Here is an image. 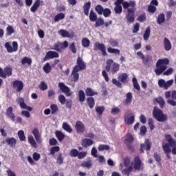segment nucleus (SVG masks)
Wrapping results in <instances>:
<instances>
[{"label": "nucleus", "instance_id": "c03bdc74", "mask_svg": "<svg viewBox=\"0 0 176 176\" xmlns=\"http://www.w3.org/2000/svg\"><path fill=\"white\" fill-rule=\"evenodd\" d=\"M43 69L45 74H50L52 72V66L50 63H47L43 67Z\"/></svg>", "mask_w": 176, "mask_h": 176}, {"label": "nucleus", "instance_id": "09e8293b", "mask_svg": "<svg viewBox=\"0 0 176 176\" xmlns=\"http://www.w3.org/2000/svg\"><path fill=\"white\" fill-rule=\"evenodd\" d=\"M131 171H133V166H129L127 167V168L122 170V173L123 175L129 176L130 173H131Z\"/></svg>", "mask_w": 176, "mask_h": 176}, {"label": "nucleus", "instance_id": "bb28decb", "mask_svg": "<svg viewBox=\"0 0 176 176\" xmlns=\"http://www.w3.org/2000/svg\"><path fill=\"white\" fill-rule=\"evenodd\" d=\"M90 8H91V2L87 1L83 5V12L85 16H89V12H90Z\"/></svg>", "mask_w": 176, "mask_h": 176}, {"label": "nucleus", "instance_id": "0eeeda50", "mask_svg": "<svg viewBox=\"0 0 176 176\" xmlns=\"http://www.w3.org/2000/svg\"><path fill=\"white\" fill-rule=\"evenodd\" d=\"M12 74H13V69L12 67H6L4 68V70L0 67V78L6 79L8 76H12Z\"/></svg>", "mask_w": 176, "mask_h": 176}, {"label": "nucleus", "instance_id": "f03ea898", "mask_svg": "<svg viewBox=\"0 0 176 176\" xmlns=\"http://www.w3.org/2000/svg\"><path fill=\"white\" fill-rule=\"evenodd\" d=\"M135 1H124L122 3L123 9H127V14L126 15V19L129 24H133L135 21V8L136 6Z\"/></svg>", "mask_w": 176, "mask_h": 176}, {"label": "nucleus", "instance_id": "412c9836", "mask_svg": "<svg viewBox=\"0 0 176 176\" xmlns=\"http://www.w3.org/2000/svg\"><path fill=\"white\" fill-rule=\"evenodd\" d=\"M32 133L34 136L36 142H38V144H41L42 142V138H41V133H39V129H38V128H34L32 131Z\"/></svg>", "mask_w": 176, "mask_h": 176}, {"label": "nucleus", "instance_id": "7ed1b4c3", "mask_svg": "<svg viewBox=\"0 0 176 176\" xmlns=\"http://www.w3.org/2000/svg\"><path fill=\"white\" fill-rule=\"evenodd\" d=\"M153 118L160 122H166L168 119L167 115L163 113V111L157 107H155L153 110Z\"/></svg>", "mask_w": 176, "mask_h": 176}, {"label": "nucleus", "instance_id": "aec40b11", "mask_svg": "<svg viewBox=\"0 0 176 176\" xmlns=\"http://www.w3.org/2000/svg\"><path fill=\"white\" fill-rule=\"evenodd\" d=\"M137 56L142 60L143 64H145L146 65H148V63L152 60V57H151L149 55H146V56L142 54V52H138Z\"/></svg>", "mask_w": 176, "mask_h": 176}, {"label": "nucleus", "instance_id": "a211bd4d", "mask_svg": "<svg viewBox=\"0 0 176 176\" xmlns=\"http://www.w3.org/2000/svg\"><path fill=\"white\" fill-rule=\"evenodd\" d=\"M134 142V138L131 134L128 133L126 138L124 140V142L129 151H133V148L131 144Z\"/></svg>", "mask_w": 176, "mask_h": 176}, {"label": "nucleus", "instance_id": "37998d69", "mask_svg": "<svg viewBox=\"0 0 176 176\" xmlns=\"http://www.w3.org/2000/svg\"><path fill=\"white\" fill-rule=\"evenodd\" d=\"M21 64L22 65H24L25 64H27L28 65H31L32 64V59L25 56L22 60H21Z\"/></svg>", "mask_w": 176, "mask_h": 176}, {"label": "nucleus", "instance_id": "9d476101", "mask_svg": "<svg viewBox=\"0 0 176 176\" xmlns=\"http://www.w3.org/2000/svg\"><path fill=\"white\" fill-rule=\"evenodd\" d=\"M74 127L76 130L77 134H83L86 131V125L82 121H77Z\"/></svg>", "mask_w": 176, "mask_h": 176}, {"label": "nucleus", "instance_id": "864d4df0", "mask_svg": "<svg viewBox=\"0 0 176 176\" xmlns=\"http://www.w3.org/2000/svg\"><path fill=\"white\" fill-rule=\"evenodd\" d=\"M79 153V151H78V149L76 148H73L69 151V156H71V157H78V155Z\"/></svg>", "mask_w": 176, "mask_h": 176}, {"label": "nucleus", "instance_id": "c85d7f7f", "mask_svg": "<svg viewBox=\"0 0 176 176\" xmlns=\"http://www.w3.org/2000/svg\"><path fill=\"white\" fill-rule=\"evenodd\" d=\"M58 34L59 35H61L63 38H74V34L71 35V34H69V32L65 30H60L58 31Z\"/></svg>", "mask_w": 176, "mask_h": 176}, {"label": "nucleus", "instance_id": "a878e982", "mask_svg": "<svg viewBox=\"0 0 176 176\" xmlns=\"http://www.w3.org/2000/svg\"><path fill=\"white\" fill-rule=\"evenodd\" d=\"M79 70H77L76 69L73 68V70L72 72V80L73 82H78L79 80Z\"/></svg>", "mask_w": 176, "mask_h": 176}, {"label": "nucleus", "instance_id": "49530a36", "mask_svg": "<svg viewBox=\"0 0 176 176\" xmlns=\"http://www.w3.org/2000/svg\"><path fill=\"white\" fill-rule=\"evenodd\" d=\"M162 148L165 153H170L171 152V148H170V144L167 143L162 144Z\"/></svg>", "mask_w": 176, "mask_h": 176}, {"label": "nucleus", "instance_id": "0e129e2a", "mask_svg": "<svg viewBox=\"0 0 176 176\" xmlns=\"http://www.w3.org/2000/svg\"><path fill=\"white\" fill-rule=\"evenodd\" d=\"M56 163L57 164H59L60 166H61V164H63V163H64V157H63V154L60 153L57 158H56Z\"/></svg>", "mask_w": 176, "mask_h": 176}, {"label": "nucleus", "instance_id": "e433bc0d", "mask_svg": "<svg viewBox=\"0 0 176 176\" xmlns=\"http://www.w3.org/2000/svg\"><path fill=\"white\" fill-rule=\"evenodd\" d=\"M55 134L58 141H59L60 142H61V141H63V140L65 138V135H64V133H63V132L60 131H56L55 132Z\"/></svg>", "mask_w": 176, "mask_h": 176}, {"label": "nucleus", "instance_id": "2eb2a0df", "mask_svg": "<svg viewBox=\"0 0 176 176\" xmlns=\"http://www.w3.org/2000/svg\"><path fill=\"white\" fill-rule=\"evenodd\" d=\"M94 50H100V52L102 53V55L104 56L108 54L107 53V47H105V45L98 42L95 43Z\"/></svg>", "mask_w": 176, "mask_h": 176}, {"label": "nucleus", "instance_id": "a19ab883", "mask_svg": "<svg viewBox=\"0 0 176 176\" xmlns=\"http://www.w3.org/2000/svg\"><path fill=\"white\" fill-rule=\"evenodd\" d=\"M64 19H65V14H64L63 12H60L54 16V23H57L58 21H60V20H64Z\"/></svg>", "mask_w": 176, "mask_h": 176}, {"label": "nucleus", "instance_id": "58836bf2", "mask_svg": "<svg viewBox=\"0 0 176 176\" xmlns=\"http://www.w3.org/2000/svg\"><path fill=\"white\" fill-rule=\"evenodd\" d=\"M63 129L65 130V131H67V133H72L74 130L72 129V127L69 126V124L68 122H63Z\"/></svg>", "mask_w": 176, "mask_h": 176}, {"label": "nucleus", "instance_id": "4468645a", "mask_svg": "<svg viewBox=\"0 0 176 176\" xmlns=\"http://www.w3.org/2000/svg\"><path fill=\"white\" fill-rule=\"evenodd\" d=\"M60 55L56 51H48L45 56L43 58V61H47L49 60H52L53 58H58Z\"/></svg>", "mask_w": 176, "mask_h": 176}, {"label": "nucleus", "instance_id": "5fc2aeb1", "mask_svg": "<svg viewBox=\"0 0 176 176\" xmlns=\"http://www.w3.org/2000/svg\"><path fill=\"white\" fill-rule=\"evenodd\" d=\"M98 151H109L111 149V147L107 144H100L98 147Z\"/></svg>", "mask_w": 176, "mask_h": 176}, {"label": "nucleus", "instance_id": "6e6d98bb", "mask_svg": "<svg viewBox=\"0 0 176 176\" xmlns=\"http://www.w3.org/2000/svg\"><path fill=\"white\" fill-rule=\"evenodd\" d=\"M28 142L33 146V148H36V142H35V140L34 139L33 136H29L28 138Z\"/></svg>", "mask_w": 176, "mask_h": 176}, {"label": "nucleus", "instance_id": "dca6fc26", "mask_svg": "<svg viewBox=\"0 0 176 176\" xmlns=\"http://www.w3.org/2000/svg\"><path fill=\"white\" fill-rule=\"evenodd\" d=\"M12 87L13 89H16L17 93H20L24 89V83L21 80H14L12 82Z\"/></svg>", "mask_w": 176, "mask_h": 176}, {"label": "nucleus", "instance_id": "1a4fd4ad", "mask_svg": "<svg viewBox=\"0 0 176 176\" xmlns=\"http://www.w3.org/2000/svg\"><path fill=\"white\" fill-rule=\"evenodd\" d=\"M5 47L8 53H13V52H17V50H19V45L16 41H14L12 43V45H10V43L9 42L6 43Z\"/></svg>", "mask_w": 176, "mask_h": 176}, {"label": "nucleus", "instance_id": "f704fd0d", "mask_svg": "<svg viewBox=\"0 0 176 176\" xmlns=\"http://www.w3.org/2000/svg\"><path fill=\"white\" fill-rule=\"evenodd\" d=\"M78 100L80 102H85L86 100V94L83 90H80L78 91Z\"/></svg>", "mask_w": 176, "mask_h": 176}, {"label": "nucleus", "instance_id": "ea45409f", "mask_svg": "<svg viewBox=\"0 0 176 176\" xmlns=\"http://www.w3.org/2000/svg\"><path fill=\"white\" fill-rule=\"evenodd\" d=\"M96 23L94 24V27L96 28H98V27H101V25H104V24H105V21H104V19L102 18H98L96 19V21H95Z\"/></svg>", "mask_w": 176, "mask_h": 176}, {"label": "nucleus", "instance_id": "f3484780", "mask_svg": "<svg viewBox=\"0 0 176 176\" xmlns=\"http://www.w3.org/2000/svg\"><path fill=\"white\" fill-rule=\"evenodd\" d=\"M151 148H152V143L149 139H146L144 141V144H140V153H144V151H151Z\"/></svg>", "mask_w": 176, "mask_h": 176}, {"label": "nucleus", "instance_id": "6e6552de", "mask_svg": "<svg viewBox=\"0 0 176 176\" xmlns=\"http://www.w3.org/2000/svg\"><path fill=\"white\" fill-rule=\"evenodd\" d=\"M165 139L170 146H173L172 153L176 155V140L173 139V136L170 134L165 135Z\"/></svg>", "mask_w": 176, "mask_h": 176}, {"label": "nucleus", "instance_id": "39448f33", "mask_svg": "<svg viewBox=\"0 0 176 176\" xmlns=\"http://www.w3.org/2000/svg\"><path fill=\"white\" fill-rule=\"evenodd\" d=\"M173 83H174V80L171 79L166 82L164 79H160L158 80V86L161 87V89H164V90H167L168 87L173 86Z\"/></svg>", "mask_w": 176, "mask_h": 176}, {"label": "nucleus", "instance_id": "69168bd1", "mask_svg": "<svg viewBox=\"0 0 176 176\" xmlns=\"http://www.w3.org/2000/svg\"><path fill=\"white\" fill-rule=\"evenodd\" d=\"M38 87L42 90V91H45V90H47V84L43 81H41Z\"/></svg>", "mask_w": 176, "mask_h": 176}, {"label": "nucleus", "instance_id": "20e7f679", "mask_svg": "<svg viewBox=\"0 0 176 176\" xmlns=\"http://www.w3.org/2000/svg\"><path fill=\"white\" fill-rule=\"evenodd\" d=\"M105 69L107 72L111 71V74H116L119 69H120V65L119 63H113V60L109 59L106 62Z\"/></svg>", "mask_w": 176, "mask_h": 176}, {"label": "nucleus", "instance_id": "f8f14e48", "mask_svg": "<svg viewBox=\"0 0 176 176\" xmlns=\"http://www.w3.org/2000/svg\"><path fill=\"white\" fill-rule=\"evenodd\" d=\"M76 64L77 65L74 67V69H77V71H83V69H86V63L80 56L77 58Z\"/></svg>", "mask_w": 176, "mask_h": 176}, {"label": "nucleus", "instance_id": "680f3d73", "mask_svg": "<svg viewBox=\"0 0 176 176\" xmlns=\"http://www.w3.org/2000/svg\"><path fill=\"white\" fill-rule=\"evenodd\" d=\"M137 20L140 23H144V21H146V14L145 13H142L138 17Z\"/></svg>", "mask_w": 176, "mask_h": 176}, {"label": "nucleus", "instance_id": "338daca9", "mask_svg": "<svg viewBox=\"0 0 176 176\" xmlns=\"http://www.w3.org/2000/svg\"><path fill=\"white\" fill-rule=\"evenodd\" d=\"M96 111L97 113H98V115H102V113H104V111H105V107H104V106L96 107Z\"/></svg>", "mask_w": 176, "mask_h": 176}, {"label": "nucleus", "instance_id": "8fccbe9b", "mask_svg": "<svg viewBox=\"0 0 176 176\" xmlns=\"http://www.w3.org/2000/svg\"><path fill=\"white\" fill-rule=\"evenodd\" d=\"M157 102L160 104V108H164V104H166V102L164 101V99L162 97H158L155 99Z\"/></svg>", "mask_w": 176, "mask_h": 176}, {"label": "nucleus", "instance_id": "72a5a7b5", "mask_svg": "<svg viewBox=\"0 0 176 176\" xmlns=\"http://www.w3.org/2000/svg\"><path fill=\"white\" fill-rule=\"evenodd\" d=\"M134 120H135L134 115H132L130 117L127 116H124V122L126 124H133V123H134Z\"/></svg>", "mask_w": 176, "mask_h": 176}, {"label": "nucleus", "instance_id": "b1692460", "mask_svg": "<svg viewBox=\"0 0 176 176\" xmlns=\"http://www.w3.org/2000/svg\"><path fill=\"white\" fill-rule=\"evenodd\" d=\"M164 47L166 52H170L173 48V45L171 44V41H169L168 38H164Z\"/></svg>", "mask_w": 176, "mask_h": 176}, {"label": "nucleus", "instance_id": "393cba45", "mask_svg": "<svg viewBox=\"0 0 176 176\" xmlns=\"http://www.w3.org/2000/svg\"><path fill=\"white\" fill-rule=\"evenodd\" d=\"M42 2H43V1L36 0L33 3V6L30 8V12H32V13H35V12L38 10V8H39V6H41V3Z\"/></svg>", "mask_w": 176, "mask_h": 176}, {"label": "nucleus", "instance_id": "9b49d317", "mask_svg": "<svg viewBox=\"0 0 176 176\" xmlns=\"http://www.w3.org/2000/svg\"><path fill=\"white\" fill-rule=\"evenodd\" d=\"M58 86L60 91H62V93H64L66 97H71V96H72V93H71V89H69V87H68V86L65 85L64 82H59Z\"/></svg>", "mask_w": 176, "mask_h": 176}, {"label": "nucleus", "instance_id": "603ef678", "mask_svg": "<svg viewBox=\"0 0 176 176\" xmlns=\"http://www.w3.org/2000/svg\"><path fill=\"white\" fill-rule=\"evenodd\" d=\"M114 12L116 14H122V12H123V8L122 6L115 5Z\"/></svg>", "mask_w": 176, "mask_h": 176}, {"label": "nucleus", "instance_id": "3c124183", "mask_svg": "<svg viewBox=\"0 0 176 176\" xmlns=\"http://www.w3.org/2000/svg\"><path fill=\"white\" fill-rule=\"evenodd\" d=\"M81 45L83 47H89L90 46V41L88 38H84L82 39Z\"/></svg>", "mask_w": 176, "mask_h": 176}, {"label": "nucleus", "instance_id": "c9c22d12", "mask_svg": "<svg viewBox=\"0 0 176 176\" xmlns=\"http://www.w3.org/2000/svg\"><path fill=\"white\" fill-rule=\"evenodd\" d=\"M108 53L111 54H116L117 56H120V50L116 48H112L111 47L107 48Z\"/></svg>", "mask_w": 176, "mask_h": 176}, {"label": "nucleus", "instance_id": "79ce46f5", "mask_svg": "<svg viewBox=\"0 0 176 176\" xmlns=\"http://www.w3.org/2000/svg\"><path fill=\"white\" fill-rule=\"evenodd\" d=\"M98 19V18L97 16V14H96V12H94L93 10H91L89 12L90 21H92V22L96 21Z\"/></svg>", "mask_w": 176, "mask_h": 176}, {"label": "nucleus", "instance_id": "a18cd8bd", "mask_svg": "<svg viewBox=\"0 0 176 176\" xmlns=\"http://www.w3.org/2000/svg\"><path fill=\"white\" fill-rule=\"evenodd\" d=\"M149 36H151V28L148 27L146 28L143 38L144 41H148L149 39Z\"/></svg>", "mask_w": 176, "mask_h": 176}, {"label": "nucleus", "instance_id": "052dcab7", "mask_svg": "<svg viewBox=\"0 0 176 176\" xmlns=\"http://www.w3.org/2000/svg\"><path fill=\"white\" fill-rule=\"evenodd\" d=\"M54 50H56V52H58L59 53H61L63 52V48L61 47V44L60 43H55L54 45Z\"/></svg>", "mask_w": 176, "mask_h": 176}, {"label": "nucleus", "instance_id": "774afa93", "mask_svg": "<svg viewBox=\"0 0 176 176\" xmlns=\"http://www.w3.org/2000/svg\"><path fill=\"white\" fill-rule=\"evenodd\" d=\"M58 98L59 102H60L62 105H64L65 104V101H67V99L65 98V96H64V95H59Z\"/></svg>", "mask_w": 176, "mask_h": 176}, {"label": "nucleus", "instance_id": "c756f323", "mask_svg": "<svg viewBox=\"0 0 176 176\" xmlns=\"http://www.w3.org/2000/svg\"><path fill=\"white\" fill-rule=\"evenodd\" d=\"M6 115L8 116V118L12 119V120H14V118H16L14 113H13V108L12 107L7 109Z\"/></svg>", "mask_w": 176, "mask_h": 176}, {"label": "nucleus", "instance_id": "4be33fe9", "mask_svg": "<svg viewBox=\"0 0 176 176\" xmlns=\"http://www.w3.org/2000/svg\"><path fill=\"white\" fill-rule=\"evenodd\" d=\"M94 144V142L90 138H84L81 141V145L83 148H89V146H91Z\"/></svg>", "mask_w": 176, "mask_h": 176}, {"label": "nucleus", "instance_id": "473e14b6", "mask_svg": "<svg viewBox=\"0 0 176 176\" xmlns=\"http://www.w3.org/2000/svg\"><path fill=\"white\" fill-rule=\"evenodd\" d=\"M128 78L129 75H127L126 73H122L118 76V80H120V82H122V83H126V82H127Z\"/></svg>", "mask_w": 176, "mask_h": 176}, {"label": "nucleus", "instance_id": "de8ad7c7", "mask_svg": "<svg viewBox=\"0 0 176 176\" xmlns=\"http://www.w3.org/2000/svg\"><path fill=\"white\" fill-rule=\"evenodd\" d=\"M132 82L134 89L140 91V90H141V87H140V84H138V81L135 77L133 78Z\"/></svg>", "mask_w": 176, "mask_h": 176}, {"label": "nucleus", "instance_id": "2f4dec72", "mask_svg": "<svg viewBox=\"0 0 176 176\" xmlns=\"http://www.w3.org/2000/svg\"><path fill=\"white\" fill-rule=\"evenodd\" d=\"M157 23L160 25L163 24L164 23H166V16L164 13H161L158 15L157 18Z\"/></svg>", "mask_w": 176, "mask_h": 176}, {"label": "nucleus", "instance_id": "423d86ee", "mask_svg": "<svg viewBox=\"0 0 176 176\" xmlns=\"http://www.w3.org/2000/svg\"><path fill=\"white\" fill-rule=\"evenodd\" d=\"M133 162L134 170H136L137 171H140V170H144V164L142 163V161H141V159H140L139 155H136L134 157Z\"/></svg>", "mask_w": 176, "mask_h": 176}, {"label": "nucleus", "instance_id": "7c9ffc66", "mask_svg": "<svg viewBox=\"0 0 176 176\" xmlns=\"http://www.w3.org/2000/svg\"><path fill=\"white\" fill-rule=\"evenodd\" d=\"M87 104L89 107L90 109H93L94 108V105H96V100H94V98H87Z\"/></svg>", "mask_w": 176, "mask_h": 176}, {"label": "nucleus", "instance_id": "6ab92c4d", "mask_svg": "<svg viewBox=\"0 0 176 176\" xmlns=\"http://www.w3.org/2000/svg\"><path fill=\"white\" fill-rule=\"evenodd\" d=\"M2 144H7L9 146H10V148H15L16 144H17V140L14 137L8 138L2 142Z\"/></svg>", "mask_w": 176, "mask_h": 176}, {"label": "nucleus", "instance_id": "bf43d9fd", "mask_svg": "<svg viewBox=\"0 0 176 176\" xmlns=\"http://www.w3.org/2000/svg\"><path fill=\"white\" fill-rule=\"evenodd\" d=\"M18 137L20 141H25V135L24 134V131L20 130L18 131Z\"/></svg>", "mask_w": 176, "mask_h": 176}, {"label": "nucleus", "instance_id": "cd10ccee", "mask_svg": "<svg viewBox=\"0 0 176 176\" xmlns=\"http://www.w3.org/2000/svg\"><path fill=\"white\" fill-rule=\"evenodd\" d=\"M85 94L87 97H94V96H98V92L94 91L93 89L87 87L85 89Z\"/></svg>", "mask_w": 176, "mask_h": 176}, {"label": "nucleus", "instance_id": "e2e57ef3", "mask_svg": "<svg viewBox=\"0 0 176 176\" xmlns=\"http://www.w3.org/2000/svg\"><path fill=\"white\" fill-rule=\"evenodd\" d=\"M112 11H111V9L109 8H104L102 12L104 17H109Z\"/></svg>", "mask_w": 176, "mask_h": 176}, {"label": "nucleus", "instance_id": "5701e85b", "mask_svg": "<svg viewBox=\"0 0 176 176\" xmlns=\"http://www.w3.org/2000/svg\"><path fill=\"white\" fill-rule=\"evenodd\" d=\"M133 101V94L129 92L126 94V99L122 102L123 105L129 106Z\"/></svg>", "mask_w": 176, "mask_h": 176}, {"label": "nucleus", "instance_id": "13d9d810", "mask_svg": "<svg viewBox=\"0 0 176 176\" xmlns=\"http://www.w3.org/2000/svg\"><path fill=\"white\" fill-rule=\"evenodd\" d=\"M51 113L52 115H54L56 112H58V107L57 104H51L50 105Z\"/></svg>", "mask_w": 176, "mask_h": 176}, {"label": "nucleus", "instance_id": "4d7b16f0", "mask_svg": "<svg viewBox=\"0 0 176 176\" xmlns=\"http://www.w3.org/2000/svg\"><path fill=\"white\" fill-rule=\"evenodd\" d=\"M95 10L98 13V14L101 15L104 12V8H102L101 5H97L95 7Z\"/></svg>", "mask_w": 176, "mask_h": 176}, {"label": "nucleus", "instance_id": "4c0bfd02", "mask_svg": "<svg viewBox=\"0 0 176 176\" xmlns=\"http://www.w3.org/2000/svg\"><path fill=\"white\" fill-rule=\"evenodd\" d=\"M80 166L83 167V168H88V170H90V168L93 167V163L90 160L85 161L80 164Z\"/></svg>", "mask_w": 176, "mask_h": 176}, {"label": "nucleus", "instance_id": "ddd939ff", "mask_svg": "<svg viewBox=\"0 0 176 176\" xmlns=\"http://www.w3.org/2000/svg\"><path fill=\"white\" fill-rule=\"evenodd\" d=\"M16 102L17 104H19L20 108H21V109H26L27 111H29L30 112H31V111H32V107L28 106L27 104H25L24 98L23 97H19L16 99Z\"/></svg>", "mask_w": 176, "mask_h": 176}, {"label": "nucleus", "instance_id": "f257e3e1", "mask_svg": "<svg viewBox=\"0 0 176 176\" xmlns=\"http://www.w3.org/2000/svg\"><path fill=\"white\" fill-rule=\"evenodd\" d=\"M170 64V60L168 58H163V59H159L157 61L156 63V69H155V72L156 75H162L163 73V75H165L166 76H169V75H171L173 72H174V69L173 68L170 67L167 69V65ZM166 69H167L166 71Z\"/></svg>", "mask_w": 176, "mask_h": 176}]
</instances>
